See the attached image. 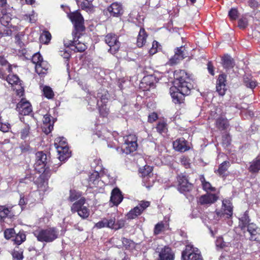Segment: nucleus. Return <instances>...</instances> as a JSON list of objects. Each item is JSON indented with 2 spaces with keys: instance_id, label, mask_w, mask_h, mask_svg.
Wrapping results in <instances>:
<instances>
[{
  "instance_id": "f257e3e1",
  "label": "nucleus",
  "mask_w": 260,
  "mask_h": 260,
  "mask_svg": "<svg viewBox=\"0 0 260 260\" xmlns=\"http://www.w3.org/2000/svg\"><path fill=\"white\" fill-rule=\"evenodd\" d=\"M174 86L171 87L170 92L173 101L175 104L182 103L185 95H188L193 85L191 79L184 70H177L174 72Z\"/></svg>"
},
{
  "instance_id": "f03ea898",
  "label": "nucleus",
  "mask_w": 260,
  "mask_h": 260,
  "mask_svg": "<svg viewBox=\"0 0 260 260\" xmlns=\"http://www.w3.org/2000/svg\"><path fill=\"white\" fill-rule=\"evenodd\" d=\"M35 170L39 172V176L35 181L40 191L45 192L48 188V179L51 175V171L46 166L47 155L43 152H38L36 154Z\"/></svg>"
},
{
  "instance_id": "7ed1b4c3",
  "label": "nucleus",
  "mask_w": 260,
  "mask_h": 260,
  "mask_svg": "<svg viewBox=\"0 0 260 260\" xmlns=\"http://www.w3.org/2000/svg\"><path fill=\"white\" fill-rule=\"evenodd\" d=\"M34 233L39 241L50 243L58 238L59 231L54 227H47L46 229L36 230Z\"/></svg>"
},
{
  "instance_id": "20e7f679",
  "label": "nucleus",
  "mask_w": 260,
  "mask_h": 260,
  "mask_svg": "<svg viewBox=\"0 0 260 260\" xmlns=\"http://www.w3.org/2000/svg\"><path fill=\"white\" fill-rule=\"evenodd\" d=\"M125 223V220L123 219L117 220L116 221L114 217H110L103 218L95 224V227L98 229L108 228L114 230H118L122 228Z\"/></svg>"
},
{
  "instance_id": "39448f33",
  "label": "nucleus",
  "mask_w": 260,
  "mask_h": 260,
  "mask_svg": "<svg viewBox=\"0 0 260 260\" xmlns=\"http://www.w3.org/2000/svg\"><path fill=\"white\" fill-rule=\"evenodd\" d=\"M54 146L59 154L58 158L60 161H63L70 157L71 152L69 150V147L64 138L58 137L56 138Z\"/></svg>"
},
{
  "instance_id": "423d86ee",
  "label": "nucleus",
  "mask_w": 260,
  "mask_h": 260,
  "mask_svg": "<svg viewBox=\"0 0 260 260\" xmlns=\"http://www.w3.org/2000/svg\"><path fill=\"white\" fill-rule=\"evenodd\" d=\"M85 199L84 198H80L78 201L75 202L71 206L72 213L77 212L78 215L83 219L87 218L89 214V209L84 205Z\"/></svg>"
},
{
  "instance_id": "0eeeda50",
  "label": "nucleus",
  "mask_w": 260,
  "mask_h": 260,
  "mask_svg": "<svg viewBox=\"0 0 260 260\" xmlns=\"http://www.w3.org/2000/svg\"><path fill=\"white\" fill-rule=\"evenodd\" d=\"M124 143L121 149L123 153L129 154L136 150L137 145V138L134 134H129L123 137Z\"/></svg>"
},
{
  "instance_id": "6e6552de",
  "label": "nucleus",
  "mask_w": 260,
  "mask_h": 260,
  "mask_svg": "<svg viewBox=\"0 0 260 260\" xmlns=\"http://www.w3.org/2000/svg\"><path fill=\"white\" fill-rule=\"evenodd\" d=\"M74 38L73 41H71L69 43L64 42V45L68 47H71L72 50L74 51L82 52L84 51L87 48V45L82 42V37L80 36V32H73Z\"/></svg>"
},
{
  "instance_id": "1a4fd4ad",
  "label": "nucleus",
  "mask_w": 260,
  "mask_h": 260,
  "mask_svg": "<svg viewBox=\"0 0 260 260\" xmlns=\"http://www.w3.org/2000/svg\"><path fill=\"white\" fill-rule=\"evenodd\" d=\"M182 260H203L199 250L191 244L186 246L182 252Z\"/></svg>"
},
{
  "instance_id": "9d476101",
  "label": "nucleus",
  "mask_w": 260,
  "mask_h": 260,
  "mask_svg": "<svg viewBox=\"0 0 260 260\" xmlns=\"http://www.w3.org/2000/svg\"><path fill=\"white\" fill-rule=\"evenodd\" d=\"M98 98L101 99V102L104 103H106L108 99L106 97V95H101L99 93H98L97 97H90V99H88V105L91 107L89 108L91 110L94 109V107L98 106L99 107V112L101 115L105 117L107 116L108 114L109 110L106 108V107H104V106H102L101 107H100L99 101L98 100Z\"/></svg>"
},
{
  "instance_id": "9b49d317",
  "label": "nucleus",
  "mask_w": 260,
  "mask_h": 260,
  "mask_svg": "<svg viewBox=\"0 0 260 260\" xmlns=\"http://www.w3.org/2000/svg\"><path fill=\"white\" fill-rule=\"evenodd\" d=\"M105 42L109 46V52L112 54H115L119 50L120 47V43L118 41V37L114 34L110 33L105 36Z\"/></svg>"
},
{
  "instance_id": "f8f14e48",
  "label": "nucleus",
  "mask_w": 260,
  "mask_h": 260,
  "mask_svg": "<svg viewBox=\"0 0 260 260\" xmlns=\"http://www.w3.org/2000/svg\"><path fill=\"white\" fill-rule=\"evenodd\" d=\"M68 16L74 24L76 32H82L84 30L83 25L84 19L81 14L75 11L68 14Z\"/></svg>"
},
{
  "instance_id": "ddd939ff",
  "label": "nucleus",
  "mask_w": 260,
  "mask_h": 260,
  "mask_svg": "<svg viewBox=\"0 0 260 260\" xmlns=\"http://www.w3.org/2000/svg\"><path fill=\"white\" fill-rule=\"evenodd\" d=\"M158 253V260H174L175 254L172 249L168 246H159L156 249Z\"/></svg>"
},
{
  "instance_id": "4468645a",
  "label": "nucleus",
  "mask_w": 260,
  "mask_h": 260,
  "mask_svg": "<svg viewBox=\"0 0 260 260\" xmlns=\"http://www.w3.org/2000/svg\"><path fill=\"white\" fill-rule=\"evenodd\" d=\"M216 212L217 216L220 217H231L233 215V206L231 201L229 200H223L221 209L219 211L216 210Z\"/></svg>"
},
{
  "instance_id": "2eb2a0df",
  "label": "nucleus",
  "mask_w": 260,
  "mask_h": 260,
  "mask_svg": "<svg viewBox=\"0 0 260 260\" xmlns=\"http://www.w3.org/2000/svg\"><path fill=\"white\" fill-rule=\"evenodd\" d=\"M178 182V189L182 193L189 191L192 188V184L188 182L187 177L183 174L179 175L177 177Z\"/></svg>"
},
{
  "instance_id": "dca6fc26",
  "label": "nucleus",
  "mask_w": 260,
  "mask_h": 260,
  "mask_svg": "<svg viewBox=\"0 0 260 260\" xmlns=\"http://www.w3.org/2000/svg\"><path fill=\"white\" fill-rule=\"evenodd\" d=\"M16 110L20 114L27 115L32 112V107L28 101L22 99L17 104Z\"/></svg>"
},
{
  "instance_id": "f3484780",
  "label": "nucleus",
  "mask_w": 260,
  "mask_h": 260,
  "mask_svg": "<svg viewBox=\"0 0 260 260\" xmlns=\"http://www.w3.org/2000/svg\"><path fill=\"white\" fill-rule=\"evenodd\" d=\"M174 149L179 152H184L190 149L188 142L183 138H178L173 142Z\"/></svg>"
},
{
  "instance_id": "a211bd4d",
  "label": "nucleus",
  "mask_w": 260,
  "mask_h": 260,
  "mask_svg": "<svg viewBox=\"0 0 260 260\" xmlns=\"http://www.w3.org/2000/svg\"><path fill=\"white\" fill-rule=\"evenodd\" d=\"M218 196L214 193H206L200 197L198 202L200 205L210 206L218 200Z\"/></svg>"
},
{
  "instance_id": "6ab92c4d",
  "label": "nucleus",
  "mask_w": 260,
  "mask_h": 260,
  "mask_svg": "<svg viewBox=\"0 0 260 260\" xmlns=\"http://www.w3.org/2000/svg\"><path fill=\"white\" fill-rule=\"evenodd\" d=\"M226 75L220 74L219 75L216 84V91L220 95H223L225 94L226 89Z\"/></svg>"
},
{
  "instance_id": "aec40b11",
  "label": "nucleus",
  "mask_w": 260,
  "mask_h": 260,
  "mask_svg": "<svg viewBox=\"0 0 260 260\" xmlns=\"http://www.w3.org/2000/svg\"><path fill=\"white\" fill-rule=\"evenodd\" d=\"M43 131L46 134H49L53 128L54 121H51L50 115L46 114L44 116L43 119Z\"/></svg>"
},
{
  "instance_id": "412c9836",
  "label": "nucleus",
  "mask_w": 260,
  "mask_h": 260,
  "mask_svg": "<svg viewBox=\"0 0 260 260\" xmlns=\"http://www.w3.org/2000/svg\"><path fill=\"white\" fill-rule=\"evenodd\" d=\"M111 16L118 17L122 13V6L118 3H113L107 9Z\"/></svg>"
},
{
  "instance_id": "4be33fe9",
  "label": "nucleus",
  "mask_w": 260,
  "mask_h": 260,
  "mask_svg": "<svg viewBox=\"0 0 260 260\" xmlns=\"http://www.w3.org/2000/svg\"><path fill=\"white\" fill-rule=\"evenodd\" d=\"M123 200V196L120 190L115 188L111 192L110 201L114 205H119Z\"/></svg>"
},
{
  "instance_id": "5701e85b",
  "label": "nucleus",
  "mask_w": 260,
  "mask_h": 260,
  "mask_svg": "<svg viewBox=\"0 0 260 260\" xmlns=\"http://www.w3.org/2000/svg\"><path fill=\"white\" fill-rule=\"evenodd\" d=\"M182 49L183 48L182 47L177 48L174 55L169 60V64L170 65H174L176 64L180 60L184 58L185 54L184 53V51Z\"/></svg>"
},
{
  "instance_id": "b1692460",
  "label": "nucleus",
  "mask_w": 260,
  "mask_h": 260,
  "mask_svg": "<svg viewBox=\"0 0 260 260\" xmlns=\"http://www.w3.org/2000/svg\"><path fill=\"white\" fill-rule=\"evenodd\" d=\"M12 207H8L6 205L0 206V219L4 220L6 217L12 218L14 216L12 211Z\"/></svg>"
},
{
  "instance_id": "393cba45",
  "label": "nucleus",
  "mask_w": 260,
  "mask_h": 260,
  "mask_svg": "<svg viewBox=\"0 0 260 260\" xmlns=\"http://www.w3.org/2000/svg\"><path fill=\"white\" fill-rule=\"evenodd\" d=\"M140 172L142 174L144 182L149 181V178L152 176V168L149 166H145L143 168L140 169Z\"/></svg>"
},
{
  "instance_id": "a878e982",
  "label": "nucleus",
  "mask_w": 260,
  "mask_h": 260,
  "mask_svg": "<svg viewBox=\"0 0 260 260\" xmlns=\"http://www.w3.org/2000/svg\"><path fill=\"white\" fill-rule=\"evenodd\" d=\"M100 174L98 171L93 172L89 176L88 185L91 188L96 187L99 185L100 180Z\"/></svg>"
},
{
  "instance_id": "bb28decb",
  "label": "nucleus",
  "mask_w": 260,
  "mask_h": 260,
  "mask_svg": "<svg viewBox=\"0 0 260 260\" xmlns=\"http://www.w3.org/2000/svg\"><path fill=\"white\" fill-rule=\"evenodd\" d=\"M246 226L247 232L250 235V240H255L257 235L259 233L260 229L253 223H249Z\"/></svg>"
},
{
  "instance_id": "cd10ccee",
  "label": "nucleus",
  "mask_w": 260,
  "mask_h": 260,
  "mask_svg": "<svg viewBox=\"0 0 260 260\" xmlns=\"http://www.w3.org/2000/svg\"><path fill=\"white\" fill-rule=\"evenodd\" d=\"M147 35L144 28H141L137 38V45L139 47H142L146 43Z\"/></svg>"
},
{
  "instance_id": "c85d7f7f",
  "label": "nucleus",
  "mask_w": 260,
  "mask_h": 260,
  "mask_svg": "<svg viewBox=\"0 0 260 260\" xmlns=\"http://www.w3.org/2000/svg\"><path fill=\"white\" fill-rule=\"evenodd\" d=\"M49 68V65L46 61L43 60L35 66L36 72L39 75L45 74Z\"/></svg>"
},
{
  "instance_id": "c756f323",
  "label": "nucleus",
  "mask_w": 260,
  "mask_h": 260,
  "mask_svg": "<svg viewBox=\"0 0 260 260\" xmlns=\"http://www.w3.org/2000/svg\"><path fill=\"white\" fill-rule=\"evenodd\" d=\"M248 170L251 173H257L260 170V154L250 163Z\"/></svg>"
},
{
  "instance_id": "7c9ffc66",
  "label": "nucleus",
  "mask_w": 260,
  "mask_h": 260,
  "mask_svg": "<svg viewBox=\"0 0 260 260\" xmlns=\"http://www.w3.org/2000/svg\"><path fill=\"white\" fill-rule=\"evenodd\" d=\"M156 131L161 135L166 134L168 132L167 123L164 121H159L155 127Z\"/></svg>"
},
{
  "instance_id": "2f4dec72",
  "label": "nucleus",
  "mask_w": 260,
  "mask_h": 260,
  "mask_svg": "<svg viewBox=\"0 0 260 260\" xmlns=\"http://www.w3.org/2000/svg\"><path fill=\"white\" fill-rule=\"evenodd\" d=\"M216 127L219 129H225L229 126V122L227 119L223 117H219L216 120Z\"/></svg>"
},
{
  "instance_id": "473e14b6",
  "label": "nucleus",
  "mask_w": 260,
  "mask_h": 260,
  "mask_svg": "<svg viewBox=\"0 0 260 260\" xmlns=\"http://www.w3.org/2000/svg\"><path fill=\"white\" fill-rule=\"evenodd\" d=\"M142 214L140 210L138 207H135L131 209L126 214L128 219H134Z\"/></svg>"
},
{
  "instance_id": "72a5a7b5",
  "label": "nucleus",
  "mask_w": 260,
  "mask_h": 260,
  "mask_svg": "<svg viewBox=\"0 0 260 260\" xmlns=\"http://www.w3.org/2000/svg\"><path fill=\"white\" fill-rule=\"evenodd\" d=\"M222 64L224 68L229 69L233 67L234 64L231 56L224 55L222 59Z\"/></svg>"
},
{
  "instance_id": "f704fd0d",
  "label": "nucleus",
  "mask_w": 260,
  "mask_h": 260,
  "mask_svg": "<svg viewBox=\"0 0 260 260\" xmlns=\"http://www.w3.org/2000/svg\"><path fill=\"white\" fill-rule=\"evenodd\" d=\"M7 81L9 84L12 85H20V81L18 77L16 75L10 74L7 77Z\"/></svg>"
},
{
  "instance_id": "c9c22d12",
  "label": "nucleus",
  "mask_w": 260,
  "mask_h": 260,
  "mask_svg": "<svg viewBox=\"0 0 260 260\" xmlns=\"http://www.w3.org/2000/svg\"><path fill=\"white\" fill-rule=\"evenodd\" d=\"M11 19V15L10 14H5L1 19V22L3 26L10 27L12 26L11 24H10Z\"/></svg>"
},
{
  "instance_id": "e433bc0d",
  "label": "nucleus",
  "mask_w": 260,
  "mask_h": 260,
  "mask_svg": "<svg viewBox=\"0 0 260 260\" xmlns=\"http://www.w3.org/2000/svg\"><path fill=\"white\" fill-rule=\"evenodd\" d=\"M230 165V162L228 161H224L222 163H221L218 169L217 170L216 172L220 176L223 175L224 173L227 171L228 168Z\"/></svg>"
},
{
  "instance_id": "4c0bfd02",
  "label": "nucleus",
  "mask_w": 260,
  "mask_h": 260,
  "mask_svg": "<svg viewBox=\"0 0 260 260\" xmlns=\"http://www.w3.org/2000/svg\"><path fill=\"white\" fill-rule=\"evenodd\" d=\"M244 80L245 85L251 89L254 88L257 85L255 80L251 77H245Z\"/></svg>"
},
{
  "instance_id": "58836bf2",
  "label": "nucleus",
  "mask_w": 260,
  "mask_h": 260,
  "mask_svg": "<svg viewBox=\"0 0 260 260\" xmlns=\"http://www.w3.org/2000/svg\"><path fill=\"white\" fill-rule=\"evenodd\" d=\"M202 184L203 188L204 190L208 191H214L215 190V188L214 187H212L211 184L207 182L205 180V179L204 177L202 176L200 178Z\"/></svg>"
},
{
  "instance_id": "ea45409f",
  "label": "nucleus",
  "mask_w": 260,
  "mask_h": 260,
  "mask_svg": "<svg viewBox=\"0 0 260 260\" xmlns=\"http://www.w3.org/2000/svg\"><path fill=\"white\" fill-rule=\"evenodd\" d=\"M43 92L44 96L48 99H51L54 96V92L52 88L48 86H45L43 87Z\"/></svg>"
},
{
  "instance_id": "a19ab883",
  "label": "nucleus",
  "mask_w": 260,
  "mask_h": 260,
  "mask_svg": "<svg viewBox=\"0 0 260 260\" xmlns=\"http://www.w3.org/2000/svg\"><path fill=\"white\" fill-rule=\"evenodd\" d=\"M249 219L247 215L245 213L240 218L239 222V226H241L242 230L249 224Z\"/></svg>"
},
{
  "instance_id": "79ce46f5",
  "label": "nucleus",
  "mask_w": 260,
  "mask_h": 260,
  "mask_svg": "<svg viewBox=\"0 0 260 260\" xmlns=\"http://www.w3.org/2000/svg\"><path fill=\"white\" fill-rule=\"evenodd\" d=\"M91 2H82L80 4V7L82 9L85 10L86 12H91L93 10V6L91 4Z\"/></svg>"
},
{
  "instance_id": "37998d69",
  "label": "nucleus",
  "mask_w": 260,
  "mask_h": 260,
  "mask_svg": "<svg viewBox=\"0 0 260 260\" xmlns=\"http://www.w3.org/2000/svg\"><path fill=\"white\" fill-rule=\"evenodd\" d=\"M51 35L50 33L47 31H44L40 36V39L42 42L47 44L50 41Z\"/></svg>"
},
{
  "instance_id": "c03bdc74",
  "label": "nucleus",
  "mask_w": 260,
  "mask_h": 260,
  "mask_svg": "<svg viewBox=\"0 0 260 260\" xmlns=\"http://www.w3.org/2000/svg\"><path fill=\"white\" fill-rule=\"evenodd\" d=\"M25 238L26 236L24 233L19 232L16 235L14 241L16 244L20 245L23 241H24V240H25Z\"/></svg>"
},
{
  "instance_id": "a18cd8bd",
  "label": "nucleus",
  "mask_w": 260,
  "mask_h": 260,
  "mask_svg": "<svg viewBox=\"0 0 260 260\" xmlns=\"http://www.w3.org/2000/svg\"><path fill=\"white\" fill-rule=\"evenodd\" d=\"M81 196V193L74 190H71L69 200L70 202H74L78 199Z\"/></svg>"
},
{
  "instance_id": "49530a36",
  "label": "nucleus",
  "mask_w": 260,
  "mask_h": 260,
  "mask_svg": "<svg viewBox=\"0 0 260 260\" xmlns=\"http://www.w3.org/2000/svg\"><path fill=\"white\" fill-rule=\"evenodd\" d=\"M43 60V59L42 56L39 53H35L32 57V62L35 64V66L39 64L40 62H42Z\"/></svg>"
},
{
  "instance_id": "de8ad7c7",
  "label": "nucleus",
  "mask_w": 260,
  "mask_h": 260,
  "mask_svg": "<svg viewBox=\"0 0 260 260\" xmlns=\"http://www.w3.org/2000/svg\"><path fill=\"white\" fill-rule=\"evenodd\" d=\"M150 206V202L148 201H141L139 202L138 207L142 213L148 207Z\"/></svg>"
},
{
  "instance_id": "09e8293b",
  "label": "nucleus",
  "mask_w": 260,
  "mask_h": 260,
  "mask_svg": "<svg viewBox=\"0 0 260 260\" xmlns=\"http://www.w3.org/2000/svg\"><path fill=\"white\" fill-rule=\"evenodd\" d=\"M15 234V231L14 229H7L4 232L5 237L9 239L13 237Z\"/></svg>"
},
{
  "instance_id": "8fccbe9b",
  "label": "nucleus",
  "mask_w": 260,
  "mask_h": 260,
  "mask_svg": "<svg viewBox=\"0 0 260 260\" xmlns=\"http://www.w3.org/2000/svg\"><path fill=\"white\" fill-rule=\"evenodd\" d=\"M190 159L186 156H183L180 158L181 164L186 168H189L190 167Z\"/></svg>"
},
{
  "instance_id": "3c124183",
  "label": "nucleus",
  "mask_w": 260,
  "mask_h": 260,
  "mask_svg": "<svg viewBox=\"0 0 260 260\" xmlns=\"http://www.w3.org/2000/svg\"><path fill=\"white\" fill-rule=\"evenodd\" d=\"M158 46V43L156 41H154L152 43V47L149 51V54L150 55H153L156 53L157 52Z\"/></svg>"
},
{
  "instance_id": "603ef678",
  "label": "nucleus",
  "mask_w": 260,
  "mask_h": 260,
  "mask_svg": "<svg viewBox=\"0 0 260 260\" xmlns=\"http://www.w3.org/2000/svg\"><path fill=\"white\" fill-rule=\"evenodd\" d=\"M164 229V224L162 222H159L156 224L155 226L154 230V233L155 235L160 234Z\"/></svg>"
},
{
  "instance_id": "864d4df0",
  "label": "nucleus",
  "mask_w": 260,
  "mask_h": 260,
  "mask_svg": "<svg viewBox=\"0 0 260 260\" xmlns=\"http://www.w3.org/2000/svg\"><path fill=\"white\" fill-rule=\"evenodd\" d=\"M228 243L225 242L222 237H218L216 241V245L217 247L224 248L228 246Z\"/></svg>"
},
{
  "instance_id": "5fc2aeb1",
  "label": "nucleus",
  "mask_w": 260,
  "mask_h": 260,
  "mask_svg": "<svg viewBox=\"0 0 260 260\" xmlns=\"http://www.w3.org/2000/svg\"><path fill=\"white\" fill-rule=\"evenodd\" d=\"M30 127L28 125H26L21 130V138L22 139H25L28 136L29 133Z\"/></svg>"
},
{
  "instance_id": "6e6d98bb",
  "label": "nucleus",
  "mask_w": 260,
  "mask_h": 260,
  "mask_svg": "<svg viewBox=\"0 0 260 260\" xmlns=\"http://www.w3.org/2000/svg\"><path fill=\"white\" fill-rule=\"evenodd\" d=\"M14 260H22L23 258L22 252L14 250L12 253Z\"/></svg>"
},
{
  "instance_id": "4d7b16f0",
  "label": "nucleus",
  "mask_w": 260,
  "mask_h": 260,
  "mask_svg": "<svg viewBox=\"0 0 260 260\" xmlns=\"http://www.w3.org/2000/svg\"><path fill=\"white\" fill-rule=\"evenodd\" d=\"M122 242L125 248H128L134 245L132 241L125 238H122Z\"/></svg>"
},
{
  "instance_id": "13d9d810",
  "label": "nucleus",
  "mask_w": 260,
  "mask_h": 260,
  "mask_svg": "<svg viewBox=\"0 0 260 260\" xmlns=\"http://www.w3.org/2000/svg\"><path fill=\"white\" fill-rule=\"evenodd\" d=\"M229 15L232 20H235L238 17V11L236 9H232L229 12Z\"/></svg>"
},
{
  "instance_id": "bf43d9fd",
  "label": "nucleus",
  "mask_w": 260,
  "mask_h": 260,
  "mask_svg": "<svg viewBox=\"0 0 260 260\" xmlns=\"http://www.w3.org/2000/svg\"><path fill=\"white\" fill-rule=\"evenodd\" d=\"M248 24V21L245 18H241L238 22V25L241 28H245Z\"/></svg>"
},
{
  "instance_id": "052dcab7",
  "label": "nucleus",
  "mask_w": 260,
  "mask_h": 260,
  "mask_svg": "<svg viewBox=\"0 0 260 260\" xmlns=\"http://www.w3.org/2000/svg\"><path fill=\"white\" fill-rule=\"evenodd\" d=\"M60 55L64 58L68 59L70 57V53L69 49H64L60 51Z\"/></svg>"
},
{
  "instance_id": "680f3d73",
  "label": "nucleus",
  "mask_w": 260,
  "mask_h": 260,
  "mask_svg": "<svg viewBox=\"0 0 260 260\" xmlns=\"http://www.w3.org/2000/svg\"><path fill=\"white\" fill-rule=\"evenodd\" d=\"M157 119V115L155 113H152L148 116V120L150 122H153Z\"/></svg>"
},
{
  "instance_id": "e2e57ef3",
  "label": "nucleus",
  "mask_w": 260,
  "mask_h": 260,
  "mask_svg": "<svg viewBox=\"0 0 260 260\" xmlns=\"http://www.w3.org/2000/svg\"><path fill=\"white\" fill-rule=\"evenodd\" d=\"M223 144L225 146L230 145L231 142V138L229 135H226L223 137Z\"/></svg>"
},
{
  "instance_id": "0e129e2a",
  "label": "nucleus",
  "mask_w": 260,
  "mask_h": 260,
  "mask_svg": "<svg viewBox=\"0 0 260 260\" xmlns=\"http://www.w3.org/2000/svg\"><path fill=\"white\" fill-rule=\"evenodd\" d=\"M23 36L22 32L17 34L15 36V41L19 45H21L22 42L21 41V37Z\"/></svg>"
},
{
  "instance_id": "69168bd1",
  "label": "nucleus",
  "mask_w": 260,
  "mask_h": 260,
  "mask_svg": "<svg viewBox=\"0 0 260 260\" xmlns=\"http://www.w3.org/2000/svg\"><path fill=\"white\" fill-rule=\"evenodd\" d=\"M208 66V70L209 73L213 76L214 75V67L211 63V62H209L207 64Z\"/></svg>"
},
{
  "instance_id": "338daca9",
  "label": "nucleus",
  "mask_w": 260,
  "mask_h": 260,
  "mask_svg": "<svg viewBox=\"0 0 260 260\" xmlns=\"http://www.w3.org/2000/svg\"><path fill=\"white\" fill-rule=\"evenodd\" d=\"M10 27H7L6 29L4 30L3 36H9L12 35V30L10 29Z\"/></svg>"
},
{
  "instance_id": "774afa93",
  "label": "nucleus",
  "mask_w": 260,
  "mask_h": 260,
  "mask_svg": "<svg viewBox=\"0 0 260 260\" xmlns=\"http://www.w3.org/2000/svg\"><path fill=\"white\" fill-rule=\"evenodd\" d=\"M249 5L250 7L254 8L258 6V3L255 0H251L249 2Z\"/></svg>"
}]
</instances>
